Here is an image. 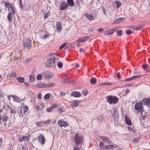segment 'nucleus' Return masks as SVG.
Segmentation results:
<instances>
[{"mask_svg": "<svg viewBox=\"0 0 150 150\" xmlns=\"http://www.w3.org/2000/svg\"><path fill=\"white\" fill-rule=\"evenodd\" d=\"M51 120L50 119L49 120H47L46 121H43L42 122L43 123H44L45 124H48L50 123L51 122Z\"/></svg>", "mask_w": 150, "mask_h": 150, "instance_id": "a19ab883", "label": "nucleus"}, {"mask_svg": "<svg viewBox=\"0 0 150 150\" xmlns=\"http://www.w3.org/2000/svg\"><path fill=\"white\" fill-rule=\"evenodd\" d=\"M100 138L103 141L107 142L109 144H112L113 143L112 142L110 141L109 139L105 136H101L100 137Z\"/></svg>", "mask_w": 150, "mask_h": 150, "instance_id": "ddd939ff", "label": "nucleus"}, {"mask_svg": "<svg viewBox=\"0 0 150 150\" xmlns=\"http://www.w3.org/2000/svg\"><path fill=\"white\" fill-rule=\"evenodd\" d=\"M58 67L59 68H62L63 67V64L61 62H59L57 64Z\"/></svg>", "mask_w": 150, "mask_h": 150, "instance_id": "79ce46f5", "label": "nucleus"}, {"mask_svg": "<svg viewBox=\"0 0 150 150\" xmlns=\"http://www.w3.org/2000/svg\"><path fill=\"white\" fill-rule=\"evenodd\" d=\"M52 108H47L46 109V111L48 112H50L52 111Z\"/></svg>", "mask_w": 150, "mask_h": 150, "instance_id": "680f3d73", "label": "nucleus"}, {"mask_svg": "<svg viewBox=\"0 0 150 150\" xmlns=\"http://www.w3.org/2000/svg\"><path fill=\"white\" fill-rule=\"evenodd\" d=\"M140 76V75H139L137 76H135L132 77V80H134L138 78H139Z\"/></svg>", "mask_w": 150, "mask_h": 150, "instance_id": "de8ad7c7", "label": "nucleus"}, {"mask_svg": "<svg viewBox=\"0 0 150 150\" xmlns=\"http://www.w3.org/2000/svg\"><path fill=\"white\" fill-rule=\"evenodd\" d=\"M42 123V122H38L36 123V125L38 126H41Z\"/></svg>", "mask_w": 150, "mask_h": 150, "instance_id": "bf43d9fd", "label": "nucleus"}, {"mask_svg": "<svg viewBox=\"0 0 150 150\" xmlns=\"http://www.w3.org/2000/svg\"><path fill=\"white\" fill-rule=\"evenodd\" d=\"M102 10L103 14L105 15H106L107 13L106 12V10L105 8L104 7H103L102 8Z\"/></svg>", "mask_w": 150, "mask_h": 150, "instance_id": "a18cd8bd", "label": "nucleus"}, {"mask_svg": "<svg viewBox=\"0 0 150 150\" xmlns=\"http://www.w3.org/2000/svg\"><path fill=\"white\" fill-rule=\"evenodd\" d=\"M67 43L66 42L64 43L62 45L59 47V49L60 50H61L66 45H67Z\"/></svg>", "mask_w": 150, "mask_h": 150, "instance_id": "37998d69", "label": "nucleus"}, {"mask_svg": "<svg viewBox=\"0 0 150 150\" xmlns=\"http://www.w3.org/2000/svg\"><path fill=\"white\" fill-rule=\"evenodd\" d=\"M23 45L25 48L30 49L31 48L32 45L31 41L30 39H28L26 41L23 42Z\"/></svg>", "mask_w": 150, "mask_h": 150, "instance_id": "39448f33", "label": "nucleus"}, {"mask_svg": "<svg viewBox=\"0 0 150 150\" xmlns=\"http://www.w3.org/2000/svg\"><path fill=\"white\" fill-rule=\"evenodd\" d=\"M125 117L126 124L129 125L131 126L132 122L129 118L127 115H125Z\"/></svg>", "mask_w": 150, "mask_h": 150, "instance_id": "a211bd4d", "label": "nucleus"}, {"mask_svg": "<svg viewBox=\"0 0 150 150\" xmlns=\"http://www.w3.org/2000/svg\"><path fill=\"white\" fill-rule=\"evenodd\" d=\"M59 56L57 54H53L49 56L47 61L45 62L46 66L47 67H52L54 66L55 59H58Z\"/></svg>", "mask_w": 150, "mask_h": 150, "instance_id": "f257e3e1", "label": "nucleus"}, {"mask_svg": "<svg viewBox=\"0 0 150 150\" xmlns=\"http://www.w3.org/2000/svg\"><path fill=\"white\" fill-rule=\"evenodd\" d=\"M45 78L47 79H50L52 77V74L50 72H45L42 74Z\"/></svg>", "mask_w": 150, "mask_h": 150, "instance_id": "9b49d317", "label": "nucleus"}, {"mask_svg": "<svg viewBox=\"0 0 150 150\" xmlns=\"http://www.w3.org/2000/svg\"><path fill=\"white\" fill-rule=\"evenodd\" d=\"M46 88H52L55 86L54 84L53 83H51L48 84H45Z\"/></svg>", "mask_w": 150, "mask_h": 150, "instance_id": "2f4dec72", "label": "nucleus"}, {"mask_svg": "<svg viewBox=\"0 0 150 150\" xmlns=\"http://www.w3.org/2000/svg\"><path fill=\"white\" fill-rule=\"evenodd\" d=\"M13 98V101L17 102H20V100L18 97L16 96H12Z\"/></svg>", "mask_w": 150, "mask_h": 150, "instance_id": "cd10ccee", "label": "nucleus"}, {"mask_svg": "<svg viewBox=\"0 0 150 150\" xmlns=\"http://www.w3.org/2000/svg\"><path fill=\"white\" fill-rule=\"evenodd\" d=\"M107 102L110 104H116L118 100V99L115 96H108L106 97Z\"/></svg>", "mask_w": 150, "mask_h": 150, "instance_id": "f03ea898", "label": "nucleus"}, {"mask_svg": "<svg viewBox=\"0 0 150 150\" xmlns=\"http://www.w3.org/2000/svg\"><path fill=\"white\" fill-rule=\"evenodd\" d=\"M114 8H117L120 7L121 3L120 1H116L115 3Z\"/></svg>", "mask_w": 150, "mask_h": 150, "instance_id": "6ab92c4d", "label": "nucleus"}, {"mask_svg": "<svg viewBox=\"0 0 150 150\" xmlns=\"http://www.w3.org/2000/svg\"><path fill=\"white\" fill-rule=\"evenodd\" d=\"M16 112V110L15 108H11V113H15Z\"/></svg>", "mask_w": 150, "mask_h": 150, "instance_id": "5fc2aeb1", "label": "nucleus"}, {"mask_svg": "<svg viewBox=\"0 0 150 150\" xmlns=\"http://www.w3.org/2000/svg\"><path fill=\"white\" fill-rule=\"evenodd\" d=\"M111 84V83L110 82H106V83H103L101 84V85H110Z\"/></svg>", "mask_w": 150, "mask_h": 150, "instance_id": "864d4df0", "label": "nucleus"}, {"mask_svg": "<svg viewBox=\"0 0 150 150\" xmlns=\"http://www.w3.org/2000/svg\"><path fill=\"white\" fill-rule=\"evenodd\" d=\"M85 16L86 17H87L90 21H92L93 18L92 15L88 14L87 13H86Z\"/></svg>", "mask_w": 150, "mask_h": 150, "instance_id": "bb28decb", "label": "nucleus"}, {"mask_svg": "<svg viewBox=\"0 0 150 150\" xmlns=\"http://www.w3.org/2000/svg\"><path fill=\"white\" fill-rule=\"evenodd\" d=\"M90 82L91 84H95L97 82V80L95 78H92L90 79Z\"/></svg>", "mask_w": 150, "mask_h": 150, "instance_id": "c85d7f7f", "label": "nucleus"}, {"mask_svg": "<svg viewBox=\"0 0 150 150\" xmlns=\"http://www.w3.org/2000/svg\"><path fill=\"white\" fill-rule=\"evenodd\" d=\"M126 33L127 35H129L132 33V31L128 29L126 31Z\"/></svg>", "mask_w": 150, "mask_h": 150, "instance_id": "3c124183", "label": "nucleus"}, {"mask_svg": "<svg viewBox=\"0 0 150 150\" xmlns=\"http://www.w3.org/2000/svg\"><path fill=\"white\" fill-rule=\"evenodd\" d=\"M149 67V66L147 64H145L142 65V68L144 69L145 70L147 68Z\"/></svg>", "mask_w": 150, "mask_h": 150, "instance_id": "603ef678", "label": "nucleus"}, {"mask_svg": "<svg viewBox=\"0 0 150 150\" xmlns=\"http://www.w3.org/2000/svg\"><path fill=\"white\" fill-rule=\"evenodd\" d=\"M79 101L75 100L73 101L71 104V105L73 107H76L79 105Z\"/></svg>", "mask_w": 150, "mask_h": 150, "instance_id": "f3484780", "label": "nucleus"}, {"mask_svg": "<svg viewBox=\"0 0 150 150\" xmlns=\"http://www.w3.org/2000/svg\"><path fill=\"white\" fill-rule=\"evenodd\" d=\"M42 76L41 74H39L38 75L37 79L38 80H41L42 79Z\"/></svg>", "mask_w": 150, "mask_h": 150, "instance_id": "ea45409f", "label": "nucleus"}, {"mask_svg": "<svg viewBox=\"0 0 150 150\" xmlns=\"http://www.w3.org/2000/svg\"><path fill=\"white\" fill-rule=\"evenodd\" d=\"M118 116L117 115V110H114V113L113 114V117H115V116Z\"/></svg>", "mask_w": 150, "mask_h": 150, "instance_id": "4d7b16f0", "label": "nucleus"}, {"mask_svg": "<svg viewBox=\"0 0 150 150\" xmlns=\"http://www.w3.org/2000/svg\"><path fill=\"white\" fill-rule=\"evenodd\" d=\"M142 105L143 104L142 103V101L141 102H137L136 103L134 106L135 110H137L138 112H140L141 114L144 111Z\"/></svg>", "mask_w": 150, "mask_h": 150, "instance_id": "7ed1b4c3", "label": "nucleus"}, {"mask_svg": "<svg viewBox=\"0 0 150 150\" xmlns=\"http://www.w3.org/2000/svg\"><path fill=\"white\" fill-rule=\"evenodd\" d=\"M35 78L33 75H30L29 76V81L31 83H33L35 81Z\"/></svg>", "mask_w": 150, "mask_h": 150, "instance_id": "7c9ffc66", "label": "nucleus"}, {"mask_svg": "<svg viewBox=\"0 0 150 150\" xmlns=\"http://www.w3.org/2000/svg\"><path fill=\"white\" fill-rule=\"evenodd\" d=\"M123 21V18H119L116 19L113 22L114 24H117L122 22Z\"/></svg>", "mask_w": 150, "mask_h": 150, "instance_id": "412c9836", "label": "nucleus"}, {"mask_svg": "<svg viewBox=\"0 0 150 150\" xmlns=\"http://www.w3.org/2000/svg\"><path fill=\"white\" fill-rule=\"evenodd\" d=\"M20 83H22L24 81V79L23 77H20L16 79Z\"/></svg>", "mask_w": 150, "mask_h": 150, "instance_id": "c756f323", "label": "nucleus"}, {"mask_svg": "<svg viewBox=\"0 0 150 150\" xmlns=\"http://www.w3.org/2000/svg\"><path fill=\"white\" fill-rule=\"evenodd\" d=\"M4 6L5 7L7 8L8 9L10 7V6H12V5L11 4H9V3L6 1H4Z\"/></svg>", "mask_w": 150, "mask_h": 150, "instance_id": "473e14b6", "label": "nucleus"}, {"mask_svg": "<svg viewBox=\"0 0 150 150\" xmlns=\"http://www.w3.org/2000/svg\"><path fill=\"white\" fill-rule=\"evenodd\" d=\"M19 142H20L22 141H25L28 140V137L26 136H23L22 137L20 138L19 139Z\"/></svg>", "mask_w": 150, "mask_h": 150, "instance_id": "b1692460", "label": "nucleus"}, {"mask_svg": "<svg viewBox=\"0 0 150 150\" xmlns=\"http://www.w3.org/2000/svg\"><path fill=\"white\" fill-rule=\"evenodd\" d=\"M105 149H111V147H110V145H109L105 146Z\"/></svg>", "mask_w": 150, "mask_h": 150, "instance_id": "e2e57ef3", "label": "nucleus"}, {"mask_svg": "<svg viewBox=\"0 0 150 150\" xmlns=\"http://www.w3.org/2000/svg\"><path fill=\"white\" fill-rule=\"evenodd\" d=\"M104 145V143L103 142H101L100 144V146L101 148H102V147Z\"/></svg>", "mask_w": 150, "mask_h": 150, "instance_id": "0e129e2a", "label": "nucleus"}, {"mask_svg": "<svg viewBox=\"0 0 150 150\" xmlns=\"http://www.w3.org/2000/svg\"><path fill=\"white\" fill-rule=\"evenodd\" d=\"M8 10L9 11H10V13H11L12 14H13V15L15 13V11L12 5V6H10Z\"/></svg>", "mask_w": 150, "mask_h": 150, "instance_id": "a878e982", "label": "nucleus"}, {"mask_svg": "<svg viewBox=\"0 0 150 150\" xmlns=\"http://www.w3.org/2000/svg\"><path fill=\"white\" fill-rule=\"evenodd\" d=\"M142 113L141 115V117L142 118V119L143 120H144L146 119V117L145 115H143L142 114Z\"/></svg>", "mask_w": 150, "mask_h": 150, "instance_id": "6e6d98bb", "label": "nucleus"}, {"mask_svg": "<svg viewBox=\"0 0 150 150\" xmlns=\"http://www.w3.org/2000/svg\"><path fill=\"white\" fill-rule=\"evenodd\" d=\"M67 4L69 5L70 6L73 7L74 5V2L73 0H67Z\"/></svg>", "mask_w": 150, "mask_h": 150, "instance_id": "5701e85b", "label": "nucleus"}, {"mask_svg": "<svg viewBox=\"0 0 150 150\" xmlns=\"http://www.w3.org/2000/svg\"><path fill=\"white\" fill-rule=\"evenodd\" d=\"M73 150H80V148H79V145H75Z\"/></svg>", "mask_w": 150, "mask_h": 150, "instance_id": "8fccbe9b", "label": "nucleus"}, {"mask_svg": "<svg viewBox=\"0 0 150 150\" xmlns=\"http://www.w3.org/2000/svg\"><path fill=\"white\" fill-rule=\"evenodd\" d=\"M13 18V16L12 13H9L7 16V18L10 22H12Z\"/></svg>", "mask_w": 150, "mask_h": 150, "instance_id": "aec40b11", "label": "nucleus"}, {"mask_svg": "<svg viewBox=\"0 0 150 150\" xmlns=\"http://www.w3.org/2000/svg\"><path fill=\"white\" fill-rule=\"evenodd\" d=\"M90 38V37L89 36L84 37L82 38V40L83 42H85L89 39Z\"/></svg>", "mask_w": 150, "mask_h": 150, "instance_id": "e433bc0d", "label": "nucleus"}, {"mask_svg": "<svg viewBox=\"0 0 150 150\" xmlns=\"http://www.w3.org/2000/svg\"><path fill=\"white\" fill-rule=\"evenodd\" d=\"M28 107L27 106H25L23 108V111L25 113L28 110Z\"/></svg>", "mask_w": 150, "mask_h": 150, "instance_id": "49530a36", "label": "nucleus"}, {"mask_svg": "<svg viewBox=\"0 0 150 150\" xmlns=\"http://www.w3.org/2000/svg\"><path fill=\"white\" fill-rule=\"evenodd\" d=\"M142 103L148 107H150V98H144L142 100Z\"/></svg>", "mask_w": 150, "mask_h": 150, "instance_id": "1a4fd4ad", "label": "nucleus"}, {"mask_svg": "<svg viewBox=\"0 0 150 150\" xmlns=\"http://www.w3.org/2000/svg\"><path fill=\"white\" fill-rule=\"evenodd\" d=\"M38 140L39 142L42 145H44L45 142V139L44 135L40 134L38 137Z\"/></svg>", "mask_w": 150, "mask_h": 150, "instance_id": "0eeeda50", "label": "nucleus"}, {"mask_svg": "<svg viewBox=\"0 0 150 150\" xmlns=\"http://www.w3.org/2000/svg\"><path fill=\"white\" fill-rule=\"evenodd\" d=\"M3 110L2 109H1L0 110V118L1 120V119L2 117L3 119V121H4V124H6L5 122L7 121L8 119V117H7L6 115V114L5 115H4L3 113Z\"/></svg>", "mask_w": 150, "mask_h": 150, "instance_id": "423d86ee", "label": "nucleus"}, {"mask_svg": "<svg viewBox=\"0 0 150 150\" xmlns=\"http://www.w3.org/2000/svg\"><path fill=\"white\" fill-rule=\"evenodd\" d=\"M110 145L111 149L116 148L118 147V146L116 145Z\"/></svg>", "mask_w": 150, "mask_h": 150, "instance_id": "052dcab7", "label": "nucleus"}, {"mask_svg": "<svg viewBox=\"0 0 150 150\" xmlns=\"http://www.w3.org/2000/svg\"><path fill=\"white\" fill-rule=\"evenodd\" d=\"M28 149L27 147L26 146H22L20 149V150H28Z\"/></svg>", "mask_w": 150, "mask_h": 150, "instance_id": "09e8293b", "label": "nucleus"}, {"mask_svg": "<svg viewBox=\"0 0 150 150\" xmlns=\"http://www.w3.org/2000/svg\"><path fill=\"white\" fill-rule=\"evenodd\" d=\"M71 95L74 97H79L81 96V94L79 92L77 91L73 92Z\"/></svg>", "mask_w": 150, "mask_h": 150, "instance_id": "dca6fc26", "label": "nucleus"}, {"mask_svg": "<svg viewBox=\"0 0 150 150\" xmlns=\"http://www.w3.org/2000/svg\"><path fill=\"white\" fill-rule=\"evenodd\" d=\"M56 29L59 33H60L62 29V24L59 22H57L56 23Z\"/></svg>", "mask_w": 150, "mask_h": 150, "instance_id": "f8f14e48", "label": "nucleus"}, {"mask_svg": "<svg viewBox=\"0 0 150 150\" xmlns=\"http://www.w3.org/2000/svg\"><path fill=\"white\" fill-rule=\"evenodd\" d=\"M118 36H121L122 34V31L121 30H117L116 32Z\"/></svg>", "mask_w": 150, "mask_h": 150, "instance_id": "f704fd0d", "label": "nucleus"}, {"mask_svg": "<svg viewBox=\"0 0 150 150\" xmlns=\"http://www.w3.org/2000/svg\"><path fill=\"white\" fill-rule=\"evenodd\" d=\"M114 117L115 123V124L117 125L118 122V116H115Z\"/></svg>", "mask_w": 150, "mask_h": 150, "instance_id": "58836bf2", "label": "nucleus"}, {"mask_svg": "<svg viewBox=\"0 0 150 150\" xmlns=\"http://www.w3.org/2000/svg\"><path fill=\"white\" fill-rule=\"evenodd\" d=\"M16 76V74L14 72L12 73L11 74H8L7 75L8 77H15Z\"/></svg>", "mask_w": 150, "mask_h": 150, "instance_id": "72a5a7b5", "label": "nucleus"}, {"mask_svg": "<svg viewBox=\"0 0 150 150\" xmlns=\"http://www.w3.org/2000/svg\"><path fill=\"white\" fill-rule=\"evenodd\" d=\"M88 92L86 91H83V94L84 96H86Z\"/></svg>", "mask_w": 150, "mask_h": 150, "instance_id": "338daca9", "label": "nucleus"}, {"mask_svg": "<svg viewBox=\"0 0 150 150\" xmlns=\"http://www.w3.org/2000/svg\"><path fill=\"white\" fill-rule=\"evenodd\" d=\"M116 29H113L106 31L104 33L105 35H108L113 34L116 31Z\"/></svg>", "mask_w": 150, "mask_h": 150, "instance_id": "4468645a", "label": "nucleus"}, {"mask_svg": "<svg viewBox=\"0 0 150 150\" xmlns=\"http://www.w3.org/2000/svg\"><path fill=\"white\" fill-rule=\"evenodd\" d=\"M139 138L137 137L134 138L132 140V142L134 143H137L139 142Z\"/></svg>", "mask_w": 150, "mask_h": 150, "instance_id": "c9c22d12", "label": "nucleus"}, {"mask_svg": "<svg viewBox=\"0 0 150 150\" xmlns=\"http://www.w3.org/2000/svg\"><path fill=\"white\" fill-rule=\"evenodd\" d=\"M50 14V12H48L45 15L44 18L45 19L47 18Z\"/></svg>", "mask_w": 150, "mask_h": 150, "instance_id": "c03bdc74", "label": "nucleus"}, {"mask_svg": "<svg viewBox=\"0 0 150 150\" xmlns=\"http://www.w3.org/2000/svg\"><path fill=\"white\" fill-rule=\"evenodd\" d=\"M37 87L39 88H45L46 86L45 84L41 83L37 85Z\"/></svg>", "mask_w": 150, "mask_h": 150, "instance_id": "393cba45", "label": "nucleus"}, {"mask_svg": "<svg viewBox=\"0 0 150 150\" xmlns=\"http://www.w3.org/2000/svg\"><path fill=\"white\" fill-rule=\"evenodd\" d=\"M128 130L129 131H133V133H134V130L133 129L131 128V127H128Z\"/></svg>", "mask_w": 150, "mask_h": 150, "instance_id": "69168bd1", "label": "nucleus"}, {"mask_svg": "<svg viewBox=\"0 0 150 150\" xmlns=\"http://www.w3.org/2000/svg\"><path fill=\"white\" fill-rule=\"evenodd\" d=\"M45 34V33L44 32H42V34L40 35L41 37L42 38H43L46 39L47 38H48L50 36V34Z\"/></svg>", "mask_w": 150, "mask_h": 150, "instance_id": "4be33fe9", "label": "nucleus"}, {"mask_svg": "<svg viewBox=\"0 0 150 150\" xmlns=\"http://www.w3.org/2000/svg\"><path fill=\"white\" fill-rule=\"evenodd\" d=\"M74 140L76 145H79V144H81L82 143V137L79 136L78 134L76 133L74 134Z\"/></svg>", "mask_w": 150, "mask_h": 150, "instance_id": "20e7f679", "label": "nucleus"}, {"mask_svg": "<svg viewBox=\"0 0 150 150\" xmlns=\"http://www.w3.org/2000/svg\"><path fill=\"white\" fill-rule=\"evenodd\" d=\"M58 125L61 127H67L68 125V123L67 122L64 121L62 120H59L57 123Z\"/></svg>", "mask_w": 150, "mask_h": 150, "instance_id": "9d476101", "label": "nucleus"}, {"mask_svg": "<svg viewBox=\"0 0 150 150\" xmlns=\"http://www.w3.org/2000/svg\"><path fill=\"white\" fill-rule=\"evenodd\" d=\"M50 93H47L45 95L44 97V99L45 100L48 99L50 97Z\"/></svg>", "mask_w": 150, "mask_h": 150, "instance_id": "4c0bfd02", "label": "nucleus"}, {"mask_svg": "<svg viewBox=\"0 0 150 150\" xmlns=\"http://www.w3.org/2000/svg\"><path fill=\"white\" fill-rule=\"evenodd\" d=\"M68 6V5L66 2H62L60 5V10L61 11L64 10Z\"/></svg>", "mask_w": 150, "mask_h": 150, "instance_id": "6e6552de", "label": "nucleus"}, {"mask_svg": "<svg viewBox=\"0 0 150 150\" xmlns=\"http://www.w3.org/2000/svg\"><path fill=\"white\" fill-rule=\"evenodd\" d=\"M22 109L21 107H18L17 108L16 113H17L19 116L23 117V115L22 113Z\"/></svg>", "mask_w": 150, "mask_h": 150, "instance_id": "2eb2a0df", "label": "nucleus"}, {"mask_svg": "<svg viewBox=\"0 0 150 150\" xmlns=\"http://www.w3.org/2000/svg\"><path fill=\"white\" fill-rule=\"evenodd\" d=\"M82 38H79L77 41L79 42H83L82 40Z\"/></svg>", "mask_w": 150, "mask_h": 150, "instance_id": "774afa93", "label": "nucleus"}, {"mask_svg": "<svg viewBox=\"0 0 150 150\" xmlns=\"http://www.w3.org/2000/svg\"><path fill=\"white\" fill-rule=\"evenodd\" d=\"M20 1V6L21 8L22 9L23 8V5L22 3V1L21 0H19Z\"/></svg>", "mask_w": 150, "mask_h": 150, "instance_id": "13d9d810", "label": "nucleus"}]
</instances>
